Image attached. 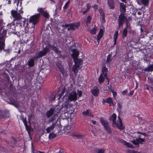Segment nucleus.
Listing matches in <instances>:
<instances>
[{"mask_svg": "<svg viewBox=\"0 0 153 153\" xmlns=\"http://www.w3.org/2000/svg\"><path fill=\"white\" fill-rule=\"evenodd\" d=\"M59 108L55 107L54 108H51L49 110L46 111V117L48 118L54 114L53 116L48 120V123H51L56 119V117L59 113Z\"/></svg>", "mask_w": 153, "mask_h": 153, "instance_id": "f257e3e1", "label": "nucleus"}, {"mask_svg": "<svg viewBox=\"0 0 153 153\" xmlns=\"http://www.w3.org/2000/svg\"><path fill=\"white\" fill-rule=\"evenodd\" d=\"M127 21V16H125L124 13H121L118 16L117 20L118 25L117 29L119 30L120 27H123L124 23Z\"/></svg>", "mask_w": 153, "mask_h": 153, "instance_id": "f03ea898", "label": "nucleus"}, {"mask_svg": "<svg viewBox=\"0 0 153 153\" xmlns=\"http://www.w3.org/2000/svg\"><path fill=\"white\" fill-rule=\"evenodd\" d=\"M100 120L101 123L103 126L104 128V130L107 131L109 134L111 133V130L108 121L102 117H101L100 118Z\"/></svg>", "mask_w": 153, "mask_h": 153, "instance_id": "7ed1b4c3", "label": "nucleus"}, {"mask_svg": "<svg viewBox=\"0 0 153 153\" xmlns=\"http://www.w3.org/2000/svg\"><path fill=\"white\" fill-rule=\"evenodd\" d=\"M49 51V48L46 46L44 49L43 51H40L36 53L34 56L35 58L37 59L45 55Z\"/></svg>", "mask_w": 153, "mask_h": 153, "instance_id": "20e7f679", "label": "nucleus"}, {"mask_svg": "<svg viewBox=\"0 0 153 153\" xmlns=\"http://www.w3.org/2000/svg\"><path fill=\"white\" fill-rule=\"evenodd\" d=\"M11 14L12 16L14 18V20H19L22 19V17L20 13L13 10L11 11Z\"/></svg>", "mask_w": 153, "mask_h": 153, "instance_id": "39448f33", "label": "nucleus"}, {"mask_svg": "<svg viewBox=\"0 0 153 153\" xmlns=\"http://www.w3.org/2000/svg\"><path fill=\"white\" fill-rule=\"evenodd\" d=\"M40 16V14L39 13L32 16L30 19V22H32L34 25H35L38 22Z\"/></svg>", "mask_w": 153, "mask_h": 153, "instance_id": "423d86ee", "label": "nucleus"}, {"mask_svg": "<svg viewBox=\"0 0 153 153\" xmlns=\"http://www.w3.org/2000/svg\"><path fill=\"white\" fill-rule=\"evenodd\" d=\"M77 94L75 91H74L69 94L68 100L70 102L75 101L77 99Z\"/></svg>", "mask_w": 153, "mask_h": 153, "instance_id": "0eeeda50", "label": "nucleus"}, {"mask_svg": "<svg viewBox=\"0 0 153 153\" xmlns=\"http://www.w3.org/2000/svg\"><path fill=\"white\" fill-rule=\"evenodd\" d=\"M145 141V139L139 137L138 138H136L135 140H131V142L134 145H137L141 143L143 144V142Z\"/></svg>", "mask_w": 153, "mask_h": 153, "instance_id": "6e6552de", "label": "nucleus"}, {"mask_svg": "<svg viewBox=\"0 0 153 153\" xmlns=\"http://www.w3.org/2000/svg\"><path fill=\"white\" fill-rule=\"evenodd\" d=\"M71 51L73 53L71 56L73 59H75L77 58L79 54V51L77 49H71Z\"/></svg>", "mask_w": 153, "mask_h": 153, "instance_id": "1a4fd4ad", "label": "nucleus"}, {"mask_svg": "<svg viewBox=\"0 0 153 153\" xmlns=\"http://www.w3.org/2000/svg\"><path fill=\"white\" fill-rule=\"evenodd\" d=\"M56 65L57 67L59 69L60 71L62 73V74L63 75L66 76V71L64 70L63 67L59 63H57L56 64Z\"/></svg>", "mask_w": 153, "mask_h": 153, "instance_id": "9d476101", "label": "nucleus"}, {"mask_svg": "<svg viewBox=\"0 0 153 153\" xmlns=\"http://www.w3.org/2000/svg\"><path fill=\"white\" fill-rule=\"evenodd\" d=\"M112 126L114 127H116L117 128L121 130H123L124 128V127L123 126V125H121V124L119 125L116 121L113 122Z\"/></svg>", "mask_w": 153, "mask_h": 153, "instance_id": "9b49d317", "label": "nucleus"}, {"mask_svg": "<svg viewBox=\"0 0 153 153\" xmlns=\"http://www.w3.org/2000/svg\"><path fill=\"white\" fill-rule=\"evenodd\" d=\"M8 117L9 114L7 111L0 110V118L1 117L6 118Z\"/></svg>", "mask_w": 153, "mask_h": 153, "instance_id": "f8f14e48", "label": "nucleus"}, {"mask_svg": "<svg viewBox=\"0 0 153 153\" xmlns=\"http://www.w3.org/2000/svg\"><path fill=\"white\" fill-rule=\"evenodd\" d=\"M26 78L28 79H32L33 76L30 71H27L25 74Z\"/></svg>", "mask_w": 153, "mask_h": 153, "instance_id": "ddd939ff", "label": "nucleus"}, {"mask_svg": "<svg viewBox=\"0 0 153 153\" xmlns=\"http://www.w3.org/2000/svg\"><path fill=\"white\" fill-rule=\"evenodd\" d=\"M107 4L110 9L113 10L115 7V3L113 0H108Z\"/></svg>", "mask_w": 153, "mask_h": 153, "instance_id": "4468645a", "label": "nucleus"}, {"mask_svg": "<svg viewBox=\"0 0 153 153\" xmlns=\"http://www.w3.org/2000/svg\"><path fill=\"white\" fill-rule=\"evenodd\" d=\"M79 25V22H78L76 23H73L70 24L69 27L71 30H74L76 28H78Z\"/></svg>", "mask_w": 153, "mask_h": 153, "instance_id": "2eb2a0df", "label": "nucleus"}, {"mask_svg": "<svg viewBox=\"0 0 153 153\" xmlns=\"http://www.w3.org/2000/svg\"><path fill=\"white\" fill-rule=\"evenodd\" d=\"M82 114L84 116L93 117V115L91 111L89 109H87L86 111H83L82 113Z\"/></svg>", "mask_w": 153, "mask_h": 153, "instance_id": "dca6fc26", "label": "nucleus"}, {"mask_svg": "<svg viewBox=\"0 0 153 153\" xmlns=\"http://www.w3.org/2000/svg\"><path fill=\"white\" fill-rule=\"evenodd\" d=\"M56 121L54 123H52V125L48 127L46 129V131L47 133H49L51 132V130H53L55 127L56 125Z\"/></svg>", "mask_w": 153, "mask_h": 153, "instance_id": "f3484780", "label": "nucleus"}, {"mask_svg": "<svg viewBox=\"0 0 153 153\" xmlns=\"http://www.w3.org/2000/svg\"><path fill=\"white\" fill-rule=\"evenodd\" d=\"M35 56H33L32 58L30 59L28 62V64L29 66L30 67H33L34 65V61L36 59L35 58Z\"/></svg>", "mask_w": 153, "mask_h": 153, "instance_id": "a211bd4d", "label": "nucleus"}, {"mask_svg": "<svg viewBox=\"0 0 153 153\" xmlns=\"http://www.w3.org/2000/svg\"><path fill=\"white\" fill-rule=\"evenodd\" d=\"M103 34V30L102 29H101L100 30L97 36V40L98 44L97 45L99 44L100 40L102 38Z\"/></svg>", "mask_w": 153, "mask_h": 153, "instance_id": "6ab92c4d", "label": "nucleus"}, {"mask_svg": "<svg viewBox=\"0 0 153 153\" xmlns=\"http://www.w3.org/2000/svg\"><path fill=\"white\" fill-rule=\"evenodd\" d=\"M119 142L120 143L123 144V145L126 146L129 148H132L134 147V146L128 142H127L126 141L123 140L122 139H120L119 140Z\"/></svg>", "mask_w": 153, "mask_h": 153, "instance_id": "aec40b11", "label": "nucleus"}, {"mask_svg": "<svg viewBox=\"0 0 153 153\" xmlns=\"http://www.w3.org/2000/svg\"><path fill=\"white\" fill-rule=\"evenodd\" d=\"M75 64L77 65H79V66L82 64V61L81 59H78L77 58L74 59Z\"/></svg>", "mask_w": 153, "mask_h": 153, "instance_id": "412c9836", "label": "nucleus"}, {"mask_svg": "<svg viewBox=\"0 0 153 153\" xmlns=\"http://www.w3.org/2000/svg\"><path fill=\"white\" fill-rule=\"evenodd\" d=\"M56 107L57 108L59 109V113L60 112V111H61L62 112H65L67 109V106L65 104L62 105L61 108H59V106H57Z\"/></svg>", "mask_w": 153, "mask_h": 153, "instance_id": "4be33fe9", "label": "nucleus"}, {"mask_svg": "<svg viewBox=\"0 0 153 153\" xmlns=\"http://www.w3.org/2000/svg\"><path fill=\"white\" fill-rule=\"evenodd\" d=\"M112 60V57L111 54H109L107 56V59L105 62L107 65H110V62Z\"/></svg>", "mask_w": 153, "mask_h": 153, "instance_id": "5701e85b", "label": "nucleus"}, {"mask_svg": "<svg viewBox=\"0 0 153 153\" xmlns=\"http://www.w3.org/2000/svg\"><path fill=\"white\" fill-rule=\"evenodd\" d=\"M108 72V70L107 68L105 67H103L102 68V72L103 74L105 77L107 78V73Z\"/></svg>", "mask_w": 153, "mask_h": 153, "instance_id": "b1692460", "label": "nucleus"}, {"mask_svg": "<svg viewBox=\"0 0 153 153\" xmlns=\"http://www.w3.org/2000/svg\"><path fill=\"white\" fill-rule=\"evenodd\" d=\"M143 71H153V64L149 65L147 68L144 69Z\"/></svg>", "mask_w": 153, "mask_h": 153, "instance_id": "393cba45", "label": "nucleus"}, {"mask_svg": "<svg viewBox=\"0 0 153 153\" xmlns=\"http://www.w3.org/2000/svg\"><path fill=\"white\" fill-rule=\"evenodd\" d=\"M92 94L94 96H97L99 94V90L97 88L91 90Z\"/></svg>", "mask_w": 153, "mask_h": 153, "instance_id": "a878e982", "label": "nucleus"}, {"mask_svg": "<svg viewBox=\"0 0 153 153\" xmlns=\"http://www.w3.org/2000/svg\"><path fill=\"white\" fill-rule=\"evenodd\" d=\"M79 67V65L75 64L73 66L72 71H74V73L76 74L78 72V69Z\"/></svg>", "mask_w": 153, "mask_h": 153, "instance_id": "bb28decb", "label": "nucleus"}, {"mask_svg": "<svg viewBox=\"0 0 153 153\" xmlns=\"http://www.w3.org/2000/svg\"><path fill=\"white\" fill-rule=\"evenodd\" d=\"M120 11L122 12L123 13L126 11V5L123 3H121L120 4Z\"/></svg>", "mask_w": 153, "mask_h": 153, "instance_id": "cd10ccee", "label": "nucleus"}, {"mask_svg": "<svg viewBox=\"0 0 153 153\" xmlns=\"http://www.w3.org/2000/svg\"><path fill=\"white\" fill-rule=\"evenodd\" d=\"M117 118V116L116 114L114 113L111 115L109 118V120L113 122L116 121Z\"/></svg>", "mask_w": 153, "mask_h": 153, "instance_id": "c85d7f7f", "label": "nucleus"}, {"mask_svg": "<svg viewBox=\"0 0 153 153\" xmlns=\"http://www.w3.org/2000/svg\"><path fill=\"white\" fill-rule=\"evenodd\" d=\"M118 30L116 31L115 33L114 34V45H115L116 44V42L117 40V37L118 35Z\"/></svg>", "mask_w": 153, "mask_h": 153, "instance_id": "c756f323", "label": "nucleus"}, {"mask_svg": "<svg viewBox=\"0 0 153 153\" xmlns=\"http://www.w3.org/2000/svg\"><path fill=\"white\" fill-rule=\"evenodd\" d=\"M52 50L55 51L57 54H59L60 53V51L56 47L52 46L51 47Z\"/></svg>", "mask_w": 153, "mask_h": 153, "instance_id": "7c9ffc66", "label": "nucleus"}, {"mask_svg": "<svg viewBox=\"0 0 153 153\" xmlns=\"http://www.w3.org/2000/svg\"><path fill=\"white\" fill-rule=\"evenodd\" d=\"M106 102L109 104L110 106L114 105L112 100L111 97H109L106 99Z\"/></svg>", "mask_w": 153, "mask_h": 153, "instance_id": "2f4dec72", "label": "nucleus"}, {"mask_svg": "<svg viewBox=\"0 0 153 153\" xmlns=\"http://www.w3.org/2000/svg\"><path fill=\"white\" fill-rule=\"evenodd\" d=\"M127 33L128 31L127 28H125L122 32V37L123 38H124L127 36Z\"/></svg>", "mask_w": 153, "mask_h": 153, "instance_id": "473e14b6", "label": "nucleus"}, {"mask_svg": "<svg viewBox=\"0 0 153 153\" xmlns=\"http://www.w3.org/2000/svg\"><path fill=\"white\" fill-rule=\"evenodd\" d=\"M105 78V77H104L103 76L102 74H101L98 78L99 82L100 83H102L103 82Z\"/></svg>", "mask_w": 153, "mask_h": 153, "instance_id": "72a5a7b5", "label": "nucleus"}, {"mask_svg": "<svg viewBox=\"0 0 153 153\" xmlns=\"http://www.w3.org/2000/svg\"><path fill=\"white\" fill-rule=\"evenodd\" d=\"M70 0H68L66 3L63 7V11H65V10L68 7V6L70 4Z\"/></svg>", "mask_w": 153, "mask_h": 153, "instance_id": "f704fd0d", "label": "nucleus"}, {"mask_svg": "<svg viewBox=\"0 0 153 153\" xmlns=\"http://www.w3.org/2000/svg\"><path fill=\"white\" fill-rule=\"evenodd\" d=\"M56 136V134H54L53 132H52L49 134V139H51L55 138Z\"/></svg>", "mask_w": 153, "mask_h": 153, "instance_id": "c9c22d12", "label": "nucleus"}, {"mask_svg": "<svg viewBox=\"0 0 153 153\" xmlns=\"http://www.w3.org/2000/svg\"><path fill=\"white\" fill-rule=\"evenodd\" d=\"M56 32L59 34L62 33L64 32V30L63 29H61L60 27H56Z\"/></svg>", "mask_w": 153, "mask_h": 153, "instance_id": "e433bc0d", "label": "nucleus"}, {"mask_svg": "<svg viewBox=\"0 0 153 153\" xmlns=\"http://www.w3.org/2000/svg\"><path fill=\"white\" fill-rule=\"evenodd\" d=\"M22 20H21V22H19V23L20 24L21 26H22V25L23 26H24L25 25V22H26L25 19L24 18H23L22 17V19L21 20H22Z\"/></svg>", "mask_w": 153, "mask_h": 153, "instance_id": "4c0bfd02", "label": "nucleus"}, {"mask_svg": "<svg viewBox=\"0 0 153 153\" xmlns=\"http://www.w3.org/2000/svg\"><path fill=\"white\" fill-rule=\"evenodd\" d=\"M142 4L145 6H147L149 4L148 0H141Z\"/></svg>", "mask_w": 153, "mask_h": 153, "instance_id": "58836bf2", "label": "nucleus"}, {"mask_svg": "<svg viewBox=\"0 0 153 153\" xmlns=\"http://www.w3.org/2000/svg\"><path fill=\"white\" fill-rule=\"evenodd\" d=\"M42 15L44 16L45 17L47 18L48 19L49 18V16L48 13L46 12H44V13H43Z\"/></svg>", "mask_w": 153, "mask_h": 153, "instance_id": "ea45409f", "label": "nucleus"}, {"mask_svg": "<svg viewBox=\"0 0 153 153\" xmlns=\"http://www.w3.org/2000/svg\"><path fill=\"white\" fill-rule=\"evenodd\" d=\"M34 29V27H32L30 28H29L28 29V32L29 33H32L33 32Z\"/></svg>", "mask_w": 153, "mask_h": 153, "instance_id": "a19ab883", "label": "nucleus"}, {"mask_svg": "<svg viewBox=\"0 0 153 153\" xmlns=\"http://www.w3.org/2000/svg\"><path fill=\"white\" fill-rule=\"evenodd\" d=\"M97 29L96 28L94 27L92 28V29L90 31V32L93 34H94L96 33Z\"/></svg>", "mask_w": 153, "mask_h": 153, "instance_id": "79ce46f5", "label": "nucleus"}, {"mask_svg": "<svg viewBox=\"0 0 153 153\" xmlns=\"http://www.w3.org/2000/svg\"><path fill=\"white\" fill-rule=\"evenodd\" d=\"M61 97V96L59 94H56L55 95L54 97V100H55V98H57V99L59 100L60 99Z\"/></svg>", "mask_w": 153, "mask_h": 153, "instance_id": "37998d69", "label": "nucleus"}, {"mask_svg": "<svg viewBox=\"0 0 153 153\" xmlns=\"http://www.w3.org/2000/svg\"><path fill=\"white\" fill-rule=\"evenodd\" d=\"M91 16H88L87 18L86 23L89 24L91 21Z\"/></svg>", "mask_w": 153, "mask_h": 153, "instance_id": "c03bdc74", "label": "nucleus"}, {"mask_svg": "<svg viewBox=\"0 0 153 153\" xmlns=\"http://www.w3.org/2000/svg\"><path fill=\"white\" fill-rule=\"evenodd\" d=\"M38 11H39V13H41V14L45 12L43 8H40L38 9Z\"/></svg>", "mask_w": 153, "mask_h": 153, "instance_id": "a18cd8bd", "label": "nucleus"}, {"mask_svg": "<svg viewBox=\"0 0 153 153\" xmlns=\"http://www.w3.org/2000/svg\"><path fill=\"white\" fill-rule=\"evenodd\" d=\"M127 153H140V152H137L134 150H128L127 151Z\"/></svg>", "mask_w": 153, "mask_h": 153, "instance_id": "49530a36", "label": "nucleus"}, {"mask_svg": "<svg viewBox=\"0 0 153 153\" xmlns=\"http://www.w3.org/2000/svg\"><path fill=\"white\" fill-rule=\"evenodd\" d=\"M105 151L104 149H101L98 151L97 153H104Z\"/></svg>", "mask_w": 153, "mask_h": 153, "instance_id": "de8ad7c7", "label": "nucleus"}, {"mask_svg": "<svg viewBox=\"0 0 153 153\" xmlns=\"http://www.w3.org/2000/svg\"><path fill=\"white\" fill-rule=\"evenodd\" d=\"M150 86L148 85L147 84L144 85V87L145 89H147L149 91V88H150Z\"/></svg>", "mask_w": 153, "mask_h": 153, "instance_id": "09e8293b", "label": "nucleus"}, {"mask_svg": "<svg viewBox=\"0 0 153 153\" xmlns=\"http://www.w3.org/2000/svg\"><path fill=\"white\" fill-rule=\"evenodd\" d=\"M74 136L76 137L77 139L82 138L84 137V136L83 135H75Z\"/></svg>", "mask_w": 153, "mask_h": 153, "instance_id": "8fccbe9b", "label": "nucleus"}, {"mask_svg": "<svg viewBox=\"0 0 153 153\" xmlns=\"http://www.w3.org/2000/svg\"><path fill=\"white\" fill-rule=\"evenodd\" d=\"M17 102L16 100H10V104L14 105L16 102Z\"/></svg>", "mask_w": 153, "mask_h": 153, "instance_id": "3c124183", "label": "nucleus"}, {"mask_svg": "<svg viewBox=\"0 0 153 153\" xmlns=\"http://www.w3.org/2000/svg\"><path fill=\"white\" fill-rule=\"evenodd\" d=\"M77 94L78 95L79 97H80L82 95V92L81 91L77 90Z\"/></svg>", "mask_w": 153, "mask_h": 153, "instance_id": "603ef678", "label": "nucleus"}, {"mask_svg": "<svg viewBox=\"0 0 153 153\" xmlns=\"http://www.w3.org/2000/svg\"><path fill=\"white\" fill-rule=\"evenodd\" d=\"M23 122L25 124V125L26 128H27V121L26 120V118L23 120Z\"/></svg>", "mask_w": 153, "mask_h": 153, "instance_id": "864d4df0", "label": "nucleus"}, {"mask_svg": "<svg viewBox=\"0 0 153 153\" xmlns=\"http://www.w3.org/2000/svg\"><path fill=\"white\" fill-rule=\"evenodd\" d=\"M62 4H63V3H62V1L60 0H59V8L60 10H61V7L62 5Z\"/></svg>", "mask_w": 153, "mask_h": 153, "instance_id": "5fc2aeb1", "label": "nucleus"}, {"mask_svg": "<svg viewBox=\"0 0 153 153\" xmlns=\"http://www.w3.org/2000/svg\"><path fill=\"white\" fill-rule=\"evenodd\" d=\"M118 120H117V121L120 123V124H121V126L123 125L122 123L121 120V119L120 118L119 116L118 117Z\"/></svg>", "mask_w": 153, "mask_h": 153, "instance_id": "6e6d98bb", "label": "nucleus"}, {"mask_svg": "<svg viewBox=\"0 0 153 153\" xmlns=\"http://www.w3.org/2000/svg\"><path fill=\"white\" fill-rule=\"evenodd\" d=\"M65 88L64 87V88H63L62 91H61V94H60V95H61V96L62 97V96L64 94L65 91Z\"/></svg>", "mask_w": 153, "mask_h": 153, "instance_id": "4d7b16f0", "label": "nucleus"}, {"mask_svg": "<svg viewBox=\"0 0 153 153\" xmlns=\"http://www.w3.org/2000/svg\"><path fill=\"white\" fill-rule=\"evenodd\" d=\"M149 82L151 84H152L153 83V78H148Z\"/></svg>", "mask_w": 153, "mask_h": 153, "instance_id": "13d9d810", "label": "nucleus"}, {"mask_svg": "<svg viewBox=\"0 0 153 153\" xmlns=\"http://www.w3.org/2000/svg\"><path fill=\"white\" fill-rule=\"evenodd\" d=\"M70 26V24H65V25H63L62 26L63 27H65V28L68 27Z\"/></svg>", "mask_w": 153, "mask_h": 153, "instance_id": "bf43d9fd", "label": "nucleus"}, {"mask_svg": "<svg viewBox=\"0 0 153 153\" xmlns=\"http://www.w3.org/2000/svg\"><path fill=\"white\" fill-rule=\"evenodd\" d=\"M112 85H110L108 86V88L110 90V91H112L113 90H112Z\"/></svg>", "mask_w": 153, "mask_h": 153, "instance_id": "052dcab7", "label": "nucleus"}, {"mask_svg": "<svg viewBox=\"0 0 153 153\" xmlns=\"http://www.w3.org/2000/svg\"><path fill=\"white\" fill-rule=\"evenodd\" d=\"M86 6H87V10H88L89 11V10L90 9V8L91 6L90 5L89 3L87 4Z\"/></svg>", "mask_w": 153, "mask_h": 153, "instance_id": "680f3d73", "label": "nucleus"}, {"mask_svg": "<svg viewBox=\"0 0 153 153\" xmlns=\"http://www.w3.org/2000/svg\"><path fill=\"white\" fill-rule=\"evenodd\" d=\"M99 13L102 16H105V14L102 11V10H100Z\"/></svg>", "mask_w": 153, "mask_h": 153, "instance_id": "e2e57ef3", "label": "nucleus"}, {"mask_svg": "<svg viewBox=\"0 0 153 153\" xmlns=\"http://www.w3.org/2000/svg\"><path fill=\"white\" fill-rule=\"evenodd\" d=\"M134 91H131L128 94V95L129 96H132L133 93H134Z\"/></svg>", "mask_w": 153, "mask_h": 153, "instance_id": "0e129e2a", "label": "nucleus"}, {"mask_svg": "<svg viewBox=\"0 0 153 153\" xmlns=\"http://www.w3.org/2000/svg\"><path fill=\"white\" fill-rule=\"evenodd\" d=\"M137 133L138 134H141L143 135L144 136L146 135V134L145 133H142L140 131H138L137 132Z\"/></svg>", "mask_w": 153, "mask_h": 153, "instance_id": "69168bd1", "label": "nucleus"}, {"mask_svg": "<svg viewBox=\"0 0 153 153\" xmlns=\"http://www.w3.org/2000/svg\"><path fill=\"white\" fill-rule=\"evenodd\" d=\"M127 92V90H125L123 91L122 92V93L123 95H124L126 94Z\"/></svg>", "mask_w": 153, "mask_h": 153, "instance_id": "338daca9", "label": "nucleus"}, {"mask_svg": "<svg viewBox=\"0 0 153 153\" xmlns=\"http://www.w3.org/2000/svg\"><path fill=\"white\" fill-rule=\"evenodd\" d=\"M15 107L17 108H19V105L17 103V102H16L13 105Z\"/></svg>", "mask_w": 153, "mask_h": 153, "instance_id": "774afa93", "label": "nucleus"}]
</instances>
